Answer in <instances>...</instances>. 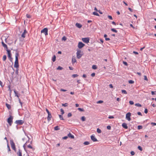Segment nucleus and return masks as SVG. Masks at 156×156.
<instances>
[{"instance_id":"obj_7","label":"nucleus","mask_w":156,"mask_h":156,"mask_svg":"<svg viewBox=\"0 0 156 156\" xmlns=\"http://www.w3.org/2000/svg\"><path fill=\"white\" fill-rule=\"evenodd\" d=\"M48 29L46 28H44L43 29L41 30V33H43L45 35H47L48 34Z\"/></svg>"},{"instance_id":"obj_3","label":"nucleus","mask_w":156,"mask_h":156,"mask_svg":"<svg viewBox=\"0 0 156 156\" xmlns=\"http://www.w3.org/2000/svg\"><path fill=\"white\" fill-rule=\"evenodd\" d=\"M81 51L80 50H77L76 56L77 58L78 59L80 58L82 56V55L81 54Z\"/></svg>"},{"instance_id":"obj_38","label":"nucleus","mask_w":156,"mask_h":156,"mask_svg":"<svg viewBox=\"0 0 156 156\" xmlns=\"http://www.w3.org/2000/svg\"><path fill=\"white\" fill-rule=\"evenodd\" d=\"M122 93L126 94H127V92L125 90H122Z\"/></svg>"},{"instance_id":"obj_19","label":"nucleus","mask_w":156,"mask_h":156,"mask_svg":"<svg viewBox=\"0 0 156 156\" xmlns=\"http://www.w3.org/2000/svg\"><path fill=\"white\" fill-rule=\"evenodd\" d=\"M5 105H6V107H7V108L9 109H11V106L10 105H9V104H8L7 103H6L5 104Z\"/></svg>"},{"instance_id":"obj_11","label":"nucleus","mask_w":156,"mask_h":156,"mask_svg":"<svg viewBox=\"0 0 156 156\" xmlns=\"http://www.w3.org/2000/svg\"><path fill=\"white\" fill-rule=\"evenodd\" d=\"M91 139L92 140H93L94 142H96L98 140L94 136L91 135Z\"/></svg>"},{"instance_id":"obj_60","label":"nucleus","mask_w":156,"mask_h":156,"mask_svg":"<svg viewBox=\"0 0 156 156\" xmlns=\"http://www.w3.org/2000/svg\"><path fill=\"white\" fill-rule=\"evenodd\" d=\"M7 147H8V151H10L11 150H10V147L9 146L8 144V145H7Z\"/></svg>"},{"instance_id":"obj_55","label":"nucleus","mask_w":156,"mask_h":156,"mask_svg":"<svg viewBox=\"0 0 156 156\" xmlns=\"http://www.w3.org/2000/svg\"><path fill=\"white\" fill-rule=\"evenodd\" d=\"M60 90L61 91H64V92H65V91H67L66 90H65V89H61Z\"/></svg>"},{"instance_id":"obj_53","label":"nucleus","mask_w":156,"mask_h":156,"mask_svg":"<svg viewBox=\"0 0 156 156\" xmlns=\"http://www.w3.org/2000/svg\"><path fill=\"white\" fill-rule=\"evenodd\" d=\"M131 154L132 155H133L135 154V152L133 151H132L131 152Z\"/></svg>"},{"instance_id":"obj_24","label":"nucleus","mask_w":156,"mask_h":156,"mask_svg":"<svg viewBox=\"0 0 156 156\" xmlns=\"http://www.w3.org/2000/svg\"><path fill=\"white\" fill-rule=\"evenodd\" d=\"M92 68L93 69H95L97 68V66L95 65H93L92 66Z\"/></svg>"},{"instance_id":"obj_17","label":"nucleus","mask_w":156,"mask_h":156,"mask_svg":"<svg viewBox=\"0 0 156 156\" xmlns=\"http://www.w3.org/2000/svg\"><path fill=\"white\" fill-rule=\"evenodd\" d=\"M68 136L72 139H74V136L72 135L70 133H69L68 134Z\"/></svg>"},{"instance_id":"obj_20","label":"nucleus","mask_w":156,"mask_h":156,"mask_svg":"<svg viewBox=\"0 0 156 156\" xmlns=\"http://www.w3.org/2000/svg\"><path fill=\"white\" fill-rule=\"evenodd\" d=\"M56 60V56L55 55H54L52 58V61L53 62H55Z\"/></svg>"},{"instance_id":"obj_48","label":"nucleus","mask_w":156,"mask_h":156,"mask_svg":"<svg viewBox=\"0 0 156 156\" xmlns=\"http://www.w3.org/2000/svg\"><path fill=\"white\" fill-rule=\"evenodd\" d=\"M108 18H109V19H110L111 20H112L113 19L112 17L111 16H108Z\"/></svg>"},{"instance_id":"obj_51","label":"nucleus","mask_w":156,"mask_h":156,"mask_svg":"<svg viewBox=\"0 0 156 156\" xmlns=\"http://www.w3.org/2000/svg\"><path fill=\"white\" fill-rule=\"evenodd\" d=\"M107 128L109 130H110L111 129V126H107Z\"/></svg>"},{"instance_id":"obj_30","label":"nucleus","mask_w":156,"mask_h":156,"mask_svg":"<svg viewBox=\"0 0 156 156\" xmlns=\"http://www.w3.org/2000/svg\"><path fill=\"white\" fill-rule=\"evenodd\" d=\"M78 110L79 111H81V112H84V109L82 108H78Z\"/></svg>"},{"instance_id":"obj_21","label":"nucleus","mask_w":156,"mask_h":156,"mask_svg":"<svg viewBox=\"0 0 156 156\" xmlns=\"http://www.w3.org/2000/svg\"><path fill=\"white\" fill-rule=\"evenodd\" d=\"M90 144V142L88 141H85L83 143V144L85 145H88Z\"/></svg>"},{"instance_id":"obj_42","label":"nucleus","mask_w":156,"mask_h":156,"mask_svg":"<svg viewBox=\"0 0 156 156\" xmlns=\"http://www.w3.org/2000/svg\"><path fill=\"white\" fill-rule=\"evenodd\" d=\"M72 114L71 113H69L68 114L67 116L68 117H70L72 116Z\"/></svg>"},{"instance_id":"obj_35","label":"nucleus","mask_w":156,"mask_h":156,"mask_svg":"<svg viewBox=\"0 0 156 156\" xmlns=\"http://www.w3.org/2000/svg\"><path fill=\"white\" fill-rule=\"evenodd\" d=\"M67 38L65 36H63L62 38V40L65 41L66 40Z\"/></svg>"},{"instance_id":"obj_9","label":"nucleus","mask_w":156,"mask_h":156,"mask_svg":"<svg viewBox=\"0 0 156 156\" xmlns=\"http://www.w3.org/2000/svg\"><path fill=\"white\" fill-rule=\"evenodd\" d=\"M15 122L18 125H21L24 123V121L21 120H17Z\"/></svg>"},{"instance_id":"obj_6","label":"nucleus","mask_w":156,"mask_h":156,"mask_svg":"<svg viewBox=\"0 0 156 156\" xmlns=\"http://www.w3.org/2000/svg\"><path fill=\"white\" fill-rule=\"evenodd\" d=\"M131 113L130 112H128L126 114V119L129 121H130L131 120Z\"/></svg>"},{"instance_id":"obj_28","label":"nucleus","mask_w":156,"mask_h":156,"mask_svg":"<svg viewBox=\"0 0 156 156\" xmlns=\"http://www.w3.org/2000/svg\"><path fill=\"white\" fill-rule=\"evenodd\" d=\"M17 154L19 155V156H22V153L20 151V150L18 152Z\"/></svg>"},{"instance_id":"obj_61","label":"nucleus","mask_w":156,"mask_h":156,"mask_svg":"<svg viewBox=\"0 0 156 156\" xmlns=\"http://www.w3.org/2000/svg\"><path fill=\"white\" fill-rule=\"evenodd\" d=\"M69 68L70 70H73V68L71 67L70 66L69 67Z\"/></svg>"},{"instance_id":"obj_41","label":"nucleus","mask_w":156,"mask_h":156,"mask_svg":"<svg viewBox=\"0 0 156 156\" xmlns=\"http://www.w3.org/2000/svg\"><path fill=\"white\" fill-rule=\"evenodd\" d=\"M103 101L100 100V101H97V104H101V103H103Z\"/></svg>"},{"instance_id":"obj_47","label":"nucleus","mask_w":156,"mask_h":156,"mask_svg":"<svg viewBox=\"0 0 156 156\" xmlns=\"http://www.w3.org/2000/svg\"><path fill=\"white\" fill-rule=\"evenodd\" d=\"M26 16L27 18H30L31 17V16L29 15L28 14H27L26 15Z\"/></svg>"},{"instance_id":"obj_31","label":"nucleus","mask_w":156,"mask_h":156,"mask_svg":"<svg viewBox=\"0 0 156 156\" xmlns=\"http://www.w3.org/2000/svg\"><path fill=\"white\" fill-rule=\"evenodd\" d=\"M111 30L112 31L115 32V33H117V31L114 28H112L111 29Z\"/></svg>"},{"instance_id":"obj_16","label":"nucleus","mask_w":156,"mask_h":156,"mask_svg":"<svg viewBox=\"0 0 156 156\" xmlns=\"http://www.w3.org/2000/svg\"><path fill=\"white\" fill-rule=\"evenodd\" d=\"M14 91L15 94V96H17L18 98H19L20 94L18 93L15 90H14Z\"/></svg>"},{"instance_id":"obj_58","label":"nucleus","mask_w":156,"mask_h":156,"mask_svg":"<svg viewBox=\"0 0 156 156\" xmlns=\"http://www.w3.org/2000/svg\"><path fill=\"white\" fill-rule=\"evenodd\" d=\"M137 114L138 115H141V116L142 115V114L140 112H137Z\"/></svg>"},{"instance_id":"obj_29","label":"nucleus","mask_w":156,"mask_h":156,"mask_svg":"<svg viewBox=\"0 0 156 156\" xmlns=\"http://www.w3.org/2000/svg\"><path fill=\"white\" fill-rule=\"evenodd\" d=\"M97 132L98 133H101V130L100 129H99V128H98L97 130Z\"/></svg>"},{"instance_id":"obj_26","label":"nucleus","mask_w":156,"mask_h":156,"mask_svg":"<svg viewBox=\"0 0 156 156\" xmlns=\"http://www.w3.org/2000/svg\"><path fill=\"white\" fill-rule=\"evenodd\" d=\"M78 76V75L77 74H74L72 75V76L74 78Z\"/></svg>"},{"instance_id":"obj_56","label":"nucleus","mask_w":156,"mask_h":156,"mask_svg":"<svg viewBox=\"0 0 156 156\" xmlns=\"http://www.w3.org/2000/svg\"><path fill=\"white\" fill-rule=\"evenodd\" d=\"M2 83L0 80V85L2 87H3L4 86L3 85H2Z\"/></svg>"},{"instance_id":"obj_12","label":"nucleus","mask_w":156,"mask_h":156,"mask_svg":"<svg viewBox=\"0 0 156 156\" xmlns=\"http://www.w3.org/2000/svg\"><path fill=\"white\" fill-rule=\"evenodd\" d=\"M2 45L5 48H6V50H8V47H7V45L4 43L3 41H2Z\"/></svg>"},{"instance_id":"obj_43","label":"nucleus","mask_w":156,"mask_h":156,"mask_svg":"<svg viewBox=\"0 0 156 156\" xmlns=\"http://www.w3.org/2000/svg\"><path fill=\"white\" fill-rule=\"evenodd\" d=\"M59 116L61 120H64V119L63 118L62 116L61 115H59Z\"/></svg>"},{"instance_id":"obj_22","label":"nucleus","mask_w":156,"mask_h":156,"mask_svg":"<svg viewBox=\"0 0 156 156\" xmlns=\"http://www.w3.org/2000/svg\"><path fill=\"white\" fill-rule=\"evenodd\" d=\"M60 129V128H59V127L58 126H55V127H54V129L55 130H59V129Z\"/></svg>"},{"instance_id":"obj_63","label":"nucleus","mask_w":156,"mask_h":156,"mask_svg":"<svg viewBox=\"0 0 156 156\" xmlns=\"http://www.w3.org/2000/svg\"><path fill=\"white\" fill-rule=\"evenodd\" d=\"M133 53L136 54V55H138V53L137 52H136L135 51H133Z\"/></svg>"},{"instance_id":"obj_54","label":"nucleus","mask_w":156,"mask_h":156,"mask_svg":"<svg viewBox=\"0 0 156 156\" xmlns=\"http://www.w3.org/2000/svg\"><path fill=\"white\" fill-rule=\"evenodd\" d=\"M108 118L109 119H113L114 117L113 116H110L108 117Z\"/></svg>"},{"instance_id":"obj_4","label":"nucleus","mask_w":156,"mask_h":156,"mask_svg":"<svg viewBox=\"0 0 156 156\" xmlns=\"http://www.w3.org/2000/svg\"><path fill=\"white\" fill-rule=\"evenodd\" d=\"M6 51H7L8 55V57L10 61H12V58L11 57V51L10 50H9L8 49Z\"/></svg>"},{"instance_id":"obj_23","label":"nucleus","mask_w":156,"mask_h":156,"mask_svg":"<svg viewBox=\"0 0 156 156\" xmlns=\"http://www.w3.org/2000/svg\"><path fill=\"white\" fill-rule=\"evenodd\" d=\"M81 119L82 120V121H84L86 120V118L85 116H83L81 117Z\"/></svg>"},{"instance_id":"obj_49","label":"nucleus","mask_w":156,"mask_h":156,"mask_svg":"<svg viewBox=\"0 0 156 156\" xmlns=\"http://www.w3.org/2000/svg\"><path fill=\"white\" fill-rule=\"evenodd\" d=\"M123 63L126 66H127L128 65V64L126 62L123 61Z\"/></svg>"},{"instance_id":"obj_44","label":"nucleus","mask_w":156,"mask_h":156,"mask_svg":"<svg viewBox=\"0 0 156 156\" xmlns=\"http://www.w3.org/2000/svg\"><path fill=\"white\" fill-rule=\"evenodd\" d=\"M144 80H146L147 81H148V80L147 76L145 75L144 76Z\"/></svg>"},{"instance_id":"obj_52","label":"nucleus","mask_w":156,"mask_h":156,"mask_svg":"<svg viewBox=\"0 0 156 156\" xmlns=\"http://www.w3.org/2000/svg\"><path fill=\"white\" fill-rule=\"evenodd\" d=\"M144 112L146 114H147L148 112V110L147 108H145L144 110Z\"/></svg>"},{"instance_id":"obj_32","label":"nucleus","mask_w":156,"mask_h":156,"mask_svg":"<svg viewBox=\"0 0 156 156\" xmlns=\"http://www.w3.org/2000/svg\"><path fill=\"white\" fill-rule=\"evenodd\" d=\"M63 69V68L60 66H58V68H57V70H62Z\"/></svg>"},{"instance_id":"obj_13","label":"nucleus","mask_w":156,"mask_h":156,"mask_svg":"<svg viewBox=\"0 0 156 156\" xmlns=\"http://www.w3.org/2000/svg\"><path fill=\"white\" fill-rule=\"evenodd\" d=\"M48 121L49 122L51 120V115L50 113L48 114Z\"/></svg>"},{"instance_id":"obj_2","label":"nucleus","mask_w":156,"mask_h":156,"mask_svg":"<svg viewBox=\"0 0 156 156\" xmlns=\"http://www.w3.org/2000/svg\"><path fill=\"white\" fill-rule=\"evenodd\" d=\"M13 117L10 115L9 118H8L7 120V122L9 123L10 126H11L12 124V122Z\"/></svg>"},{"instance_id":"obj_46","label":"nucleus","mask_w":156,"mask_h":156,"mask_svg":"<svg viewBox=\"0 0 156 156\" xmlns=\"http://www.w3.org/2000/svg\"><path fill=\"white\" fill-rule=\"evenodd\" d=\"M129 103L131 105H132L134 104V102L132 101H129Z\"/></svg>"},{"instance_id":"obj_18","label":"nucleus","mask_w":156,"mask_h":156,"mask_svg":"<svg viewBox=\"0 0 156 156\" xmlns=\"http://www.w3.org/2000/svg\"><path fill=\"white\" fill-rule=\"evenodd\" d=\"M76 26L78 28H80L82 27V26L81 24L78 23H76Z\"/></svg>"},{"instance_id":"obj_27","label":"nucleus","mask_w":156,"mask_h":156,"mask_svg":"<svg viewBox=\"0 0 156 156\" xmlns=\"http://www.w3.org/2000/svg\"><path fill=\"white\" fill-rule=\"evenodd\" d=\"M135 105L136 106L141 107V105L139 103H136L135 104Z\"/></svg>"},{"instance_id":"obj_39","label":"nucleus","mask_w":156,"mask_h":156,"mask_svg":"<svg viewBox=\"0 0 156 156\" xmlns=\"http://www.w3.org/2000/svg\"><path fill=\"white\" fill-rule=\"evenodd\" d=\"M138 148L141 151L143 150L142 147L140 146H138Z\"/></svg>"},{"instance_id":"obj_1","label":"nucleus","mask_w":156,"mask_h":156,"mask_svg":"<svg viewBox=\"0 0 156 156\" xmlns=\"http://www.w3.org/2000/svg\"><path fill=\"white\" fill-rule=\"evenodd\" d=\"M19 56L18 53H16L15 55V61L14 64V67L16 68H18L19 66L18 60V56Z\"/></svg>"},{"instance_id":"obj_8","label":"nucleus","mask_w":156,"mask_h":156,"mask_svg":"<svg viewBox=\"0 0 156 156\" xmlns=\"http://www.w3.org/2000/svg\"><path fill=\"white\" fill-rule=\"evenodd\" d=\"M82 40L83 42L86 43H87L89 42V38L88 37L83 38H82Z\"/></svg>"},{"instance_id":"obj_34","label":"nucleus","mask_w":156,"mask_h":156,"mask_svg":"<svg viewBox=\"0 0 156 156\" xmlns=\"http://www.w3.org/2000/svg\"><path fill=\"white\" fill-rule=\"evenodd\" d=\"M68 103H65V104H62V106H64V107H67L68 106Z\"/></svg>"},{"instance_id":"obj_50","label":"nucleus","mask_w":156,"mask_h":156,"mask_svg":"<svg viewBox=\"0 0 156 156\" xmlns=\"http://www.w3.org/2000/svg\"><path fill=\"white\" fill-rule=\"evenodd\" d=\"M27 147L29 148H31V149H34L32 147L31 145H29Z\"/></svg>"},{"instance_id":"obj_33","label":"nucleus","mask_w":156,"mask_h":156,"mask_svg":"<svg viewBox=\"0 0 156 156\" xmlns=\"http://www.w3.org/2000/svg\"><path fill=\"white\" fill-rule=\"evenodd\" d=\"M6 59V55H4L3 57V60L5 61Z\"/></svg>"},{"instance_id":"obj_25","label":"nucleus","mask_w":156,"mask_h":156,"mask_svg":"<svg viewBox=\"0 0 156 156\" xmlns=\"http://www.w3.org/2000/svg\"><path fill=\"white\" fill-rule=\"evenodd\" d=\"M93 14L94 15H95V16H99V14L97 12H93Z\"/></svg>"},{"instance_id":"obj_57","label":"nucleus","mask_w":156,"mask_h":156,"mask_svg":"<svg viewBox=\"0 0 156 156\" xmlns=\"http://www.w3.org/2000/svg\"><path fill=\"white\" fill-rule=\"evenodd\" d=\"M91 75L92 76L94 77L95 76V73H93L91 74Z\"/></svg>"},{"instance_id":"obj_45","label":"nucleus","mask_w":156,"mask_h":156,"mask_svg":"<svg viewBox=\"0 0 156 156\" xmlns=\"http://www.w3.org/2000/svg\"><path fill=\"white\" fill-rule=\"evenodd\" d=\"M25 34H24V33H23L21 35V37H22L25 38Z\"/></svg>"},{"instance_id":"obj_14","label":"nucleus","mask_w":156,"mask_h":156,"mask_svg":"<svg viewBox=\"0 0 156 156\" xmlns=\"http://www.w3.org/2000/svg\"><path fill=\"white\" fill-rule=\"evenodd\" d=\"M122 126L125 129H127L128 128V126H127V124L126 123H123L122 124Z\"/></svg>"},{"instance_id":"obj_64","label":"nucleus","mask_w":156,"mask_h":156,"mask_svg":"<svg viewBox=\"0 0 156 156\" xmlns=\"http://www.w3.org/2000/svg\"><path fill=\"white\" fill-rule=\"evenodd\" d=\"M109 86L111 88H112L113 87V86L112 84H110L109 85Z\"/></svg>"},{"instance_id":"obj_40","label":"nucleus","mask_w":156,"mask_h":156,"mask_svg":"<svg viewBox=\"0 0 156 156\" xmlns=\"http://www.w3.org/2000/svg\"><path fill=\"white\" fill-rule=\"evenodd\" d=\"M60 111H61V114L62 115H63V114H64V111L62 108L61 109Z\"/></svg>"},{"instance_id":"obj_15","label":"nucleus","mask_w":156,"mask_h":156,"mask_svg":"<svg viewBox=\"0 0 156 156\" xmlns=\"http://www.w3.org/2000/svg\"><path fill=\"white\" fill-rule=\"evenodd\" d=\"M76 60L75 58H74V57H73L72 58V62L73 64L74 63L76 62Z\"/></svg>"},{"instance_id":"obj_37","label":"nucleus","mask_w":156,"mask_h":156,"mask_svg":"<svg viewBox=\"0 0 156 156\" xmlns=\"http://www.w3.org/2000/svg\"><path fill=\"white\" fill-rule=\"evenodd\" d=\"M128 82L129 83L133 84L134 83V81L132 80H129V81Z\"/></svg>"},{"instance_id":"obj_62","label":"nucleus","mask_w":156,"mask_h":156,"mask_svg":"<svg viewBox=\"0 0 156 156\" xmlns=\"http://www.w3.org/2000/svg\"><path fill=\"white\" fill-rule=\"evenodd\" d=\"M137 74L139 76H141V73H139V72H137Z\"/></svg>"},{"instance_id":"obj_36","label":"nucleus","mask_w":156,"mask_h":156,"mask_svg":"<svg viewBox=\"0 0 156 156\" xmlns=\"http://www.w3.org/2000/svg\"><path fill=\"white\" fill-rule=\"evenodd\" d=\"M143 127L142 126L139 125L138 126V129H142Z\"/></svg>"},{"instance_id":"obj_5","label":"nucleus","mask_w":156,"mask_h":156,"mask_svg":"<svg viewBox=\"0 0 156 156\" xmlns=\"http://www.w3.org/2000/svg\"><path fill=\"white\" fill-rule=\"evenodd\" d=\"M10 144L12 148L14 150H15L16 149L15 146L13 141L12 140H11L10 141Z\"/></svg>"},{"instance_id":"obj_59","label":"nucleus","mask_w":156,"mask_h":156,"mask_svg":"<svg viewBox=\"0 0 156 156\" xmlns=\"http://www.w3.org/2000/svg\"><path fill=\"white\" fill-rule=\"evenodd\" d=\"M68 138L67 136H65L62 138V139H66Z\"/></svg>"},{"instance_id":"obj_10","label":"nucleus","mask_w":156,"mask_h":156,"mask_svg":"<svg viewBox=\"0 0 156 156\" xmlns=\"http://www.w3.org/2000/svg\"><path fill=\"white\" fill-rule=\"evenodd\" d=\"M85 44L81 42H79L78 45V47L79 48H83Z\"/></svg>"}]
</instances>
